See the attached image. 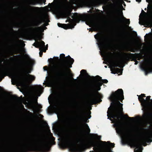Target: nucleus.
I'll return each mask as SVG.
<instances>
[{"instance_id": "7ed1b4c3", "label": "nucleus", "mask_w": 152, "mask_h": 152, "mask_svg": "<svg viewBox=\"0 0 152 152\" xmlns=\"http://www.w3.org/2000/svg\"><path fill=\"white\" fill-rule=\"evenodd\" d=\"M70 13L68 11L64 12L63 14V16L64 18H67L66 22H69L70 23L69 24H66L58 23V25L59 27H61L65 29H72L74 28L76 25V23H78L82 18L81 15L76 13L73 14L72 16V19L68 18L69 16H71Z\"/></svg>"}, {"instance_id": "5701e85b", "label": "nucleus", "mask_w": 152, "mask_h": 152, "mask_svg": "<svg viewBox=\"0 0 152 152\" xmlns=\"http://www.w3.org/2000/svg\"><path fill=\"white\" fill-rule=\"evenodd\" d=\"M98 4H104L106 3L109 0H95Z\"/></svg>"}, {"instance_id": "e433bc0d", "label": "nucleus", "mask_w": 152, "mask_h": 152, "mask_svg": "<svg viewBox=\"0 0 152 152\" xmlns=\"http://www.w3.org/2000/svg\"><path fill=\"white\" fill-rule=\"evenodd\" d=\"M141 16V15H140V19Z\"/></svg>"}, {"instance_id": "2f4dec72", "label": "nucleus", "mask_w": 152, "mask_h": 152, "mask_svg": "<svg viewBox=\"0 0 152 152\" xmlns=\"http://www.w3.org/2000/svg\"><path fill=\"white\" fill-rule=\"evenodd\" d=\"M141 0H136V1L137 2H140L141 1Z\"/></svg>"}, {"instance_id": "6e6552de", "label": "nucleus", "mask_w": 152, "mask_h": 152, "mask_svg": "<svg viewBox=\"0 0 152 152\" xmlns=\"http://www.w3.org/2000/svg\"><path fill=\"white\" fill-rule=\"evenodd\" d=\"M33 45L36 47L38 48H39V50L40 51L39 54L40 57H41L42 55V52H45L46 50L48 49V47L47 46L48 45L46 46V49H45V43L42 41L40 42L37 41L36 42L34 43Z\"/></svg>"}, {"instance_id": "37998d69", "label": "nucleus", "mask_w": 152, "mask_h": 152, "mask_svg": "<svg viewBox=\"0 0 152 152\" xmlns=\"http://www.w3.org/2000/svg\"><path fill=\"white\" fill-rule=\"evenodd\" d=\"M68 123H69V124H70V123L69 122H68Z\"/></svg>"}, {"instance_id": "423d86ee", "label": "nucleus", "mask_w": 152, "mask_h": 152, "mask_svg": "<svg viewBox=\"0 0 152 152\" xmlns=\"http://www.w3.org/2000/svg\"><path fill=\"white\" fill-rule=\"evenodd\" d=\"M145 96L144 94H141L139 96L138 99L140 102L142 107V109L145 112L152 108V100L150 99V96H148L146 98V99H144L142 97Z\"/></svg>"}, {"instance_id": "ea45409f", "label": "nucleus", "mask_w": 152, "mask_h": 152, "mask_svg": "<svg viewBox=\"0 0 152 152\" xmlns=\"http://www.w3.org/2000/svg\"><path fill=\"white\" fill-rule=\"evenodd\" d=\"M125 116L126 117H127V115H125Z\"/></svg>"}, {"instance_id": "4be33fe9", "label": "nucleus", "mask_w": 152, "mask_h": 152, "mask_svg": "<svg viewBox=\"0 0 152 152\" xmlns=\"http://www.w3.org/2000/svg\"><path fill=\"white\" fill-rule=\"evenodd\" d=\"M147 41L148 43H152V33L148 35L147 38Z\"/></svg>"}, {"instance_id": "393cba45", "label": "nucleus", "mask_w": 152, "mask_h": 152, "mask_svg": "<svg viewBox=\"0 0 152 152\" xmlns=\"http://www.w3.org/2000/svg\"><path fill=\"white\" fill-rule=\"evenodd\" d=\"M34 61L31 59H29L27 63L29 66H31L33 64Z\"/></svg>"}, {"instance_id": "aec40b11", "label": "nucleus", "mask_w": 152, "mask_h": 152, "mask_svg": "<svg viewBox=\"0 0 152 152\" xmlns=\"http://www.w3.org/2000/svg\"><path fill=\"white\" fill-rule=\"evenodd\" d=\"M20 77L19 75L17 74H15L12 77V80H14L15 81L17 82L18 81V79Z\"/></svg>"}, {"instance_id": "2eb2a0df", "label": "nucleus", "mask_w": 152, "mask_h": 152, "mask_svg": "<svg viewBox=\"0 0 152 152\" xmlns=\"http://www.w3.org/2000/svg\"><path fill=\"white\" fill-rule=\"evenodd\" d=\"M43 88L40 86H36L34 87V90L33 93V96L34 97L39 96L42 93Z\"/></svg>"}, {"instance_id": "b1692460", "label": "nucleus", "mask_w": 152, "mask_h": 152, "mask_svg": "<svg viewBox=\"0 0 152 152\" xmlns=\"http://www.w3.org/2000/svg\"><path fill=\"white\" fill-rule=\"evenodd\" d=\"M83 126L84 128L87 131L88 133L90 132V129L88 125L86 124H83Z\"/></svg>"}, {"instance_id": "20e7f679", "label": "nucleus", "mask_w": 152, "mask_h": 152, "mask_svg": "<svg viewBox=\"0 0 152 152\" xmlns=\"http://www.w3.org/2000/svg\"><path fill=\"white\" fill-rule=\"evenodd\" d=\"M48 140L44 138L28 141L25 144L26 147L37 150H41L45 148L49 144Z\"/></svg>"}, {"instance_id": "f704fd0d", "label": "nucleus", "mask_w": 152, "mask_h": 152, "mask_svg": "<svg viewBox=\"0 0 152 152\" xmlns=\"http://www.w3.org/2000/svg\"><path fill=\"white\" fill-rule=\"evenodd\" d=\"M44 25L46 26L48 25V24L47 23H45L44 24Z\"/></svg>"}, {"instance_id": "c756f323", "label": "nucleus", "mask_w": 152, "mask_h": 152, "mask_svg": "<svg viewBox=\"0 0 152 152\" xmlns=\"http://www.w3.org/2000/svg\"><path fill=\"white\" fill-rule=\"evenodd\" d=\"M91 145H95V142L94 141H91Z\"/></svg>"}, {"instance_id": "ddd939ff", "label": "nucleus", "mask_w": 152, "mask_h": 152, "mask_svg": "<svg viewBox=\"0 0 152 152\" xmlns=\"http://www.w3.org/2000/svg\"><path fill=\"white\" fill-rule=\"evenodd\" d=\"M142 66L146 71L150 72L152 68V62L150 60H147L143 63Z\"/></svg>"}, {"instance_id": "c9c22d12", "label": "nucleus", "mask_w": 152, "mask_h": 152, "mask_svg": "<svg viewBox=\"0 0 152 152\" xmlns=\"http://www.w3.org/2000/svg\"><path fill=\"white\" fill-rule=\"evenodd\" d=\"M137 62H135V64H137Z\"/></svg>"}, {"instance_id": "39448f33", "label": "nucleus", "mask_w": 152, "mask_h": 152, "mask_svg": "<svg viewBox=\"0 0 152 152\" xmlns=\"http://www.w3.org/2000/svg\"><path fill=\"white\" fill-rule=\"evenodd\" d=\"M60 58L62 62L59 64H55V66L53 67V70L57 72H64L68 64H72L74 62V60L69 56L67 57H65L64 54H61L60 55Z\"/></svg>"}, {"instance_id": "1a4fd4ad", "label": "nucleus", "mask_w": 152, "mask_h": 152, "mask_svg": "<svg viewBox=\"0 0 152 152\" xmlns=\"http://www.w3.org/2000/svg\"><path fill=\"white\" fill-rule=\"evenodd\" d=\"M86 23L90 27L94 28L96 30H97L99 27L98 22L91 17L88 18L86 20Z\"/></svg>"}, {"instance_id": "a19ab883", "label": "nucleus", "mask_w": 152, "mask_h": 152, "mask_svg": "<svg viewBox=\"0 0 152 152\" xmlns=\"http://www.w3.org/2000/svg\"><path fill=\"white\" fill-rule=\"evenodd\" d=\"M105 68H107V66H105Z\"/></svg>"}, {"instance_id": "4c0bfd02", "label": "nucleus", "mask_w": 152, "mask_h": 152, "mask_svg": "<svg viewBox=\"0 0 152 152\" xmlns=\"http://www.w3.org/2000/svg\"><path fill=\"white\" fill-rule=\"evenodd\" d=\"M146 1H147V2H148L149 1V0H146Z\"/></svg>"}, {"instance_id": "f03ea898", "label": "nucleus", "mask_w": 152, "mask_h": 152, "mask_svg": "<svg viewBox=\"0 0 152 152\" xmlns=\"http://www.w3.org/2000/svg\"><path fill=\"white\" fill-rule=\"evenodd\" d=\"M94 37L97 40V43L100 50L101 55L104 60L107 61L112 73H117L118 75H121L122 70L116 67H123V64L128 58V54L124 53L122 56L118 58L117 53L115 52H112L107 51L109 39L108 37L102 34H96Z\"/></svg>"}, {"instance_id": "de8ad7c7", "label": "nucleus", "mask_w": 152, "mask_h": 152, "mask_svg": "<svg viewBox=\"0 0 152 152\" xmlns=\"http://www.w3.org/2000/svg\"><path fill=\"white\" fill-rule=\"evenodd\" d=\"M145 37H146V36H145Z\"/></svg>"}, {"instance_id": "c85d7f7f", "label": "nucleus", "mask_w": 152, "mask_h": 152, "mask_svg": "<svg viewBox=\"0 0 152 152\" xmlns=\"http://www.w3.org/2000/svg\"><path fill=\"white\" fill-rule=\"evenodd\" d=\"M66 71L68 73L69 75V76L70 77H72L73 76L72 74L71 73V71L69 69H66Z\"/></svg>"}, {"instance_id": "9d476101", "label": "nucleus", "mask_w": 152, "mask_h": 152, "mask_svg": "<svg viewBox=\"0 0 152 152\" xmlns=\"http://www.w3.org/2000/svg\"><path fill=\"white\" fill-rule=\"evenodd\" d=\"M148 14L143 20L144 24L150 26L152 23V7L148 9Z\"/></svg>"}, {"instance_id": "f3484780", "label": "nucleus", "mask_w": 152, "mask_h": 152, "mask_svg": "<svg viewBox=\"0 0 152 152\" xmlns=\"http://www.w3.org/2000/svg\"><path fill=\"white\" fill-rule=\"evenodd\" d=\"M46 28L45 27H39L33 28V31L32 34L33 35H35L37 34L38 32H43L44 29H45Z\"/></svg>"}, {"instance_id": "bb28decb", "label": "nucleus", "mask_w": 152, "mask_h": 152, "mask_svg": "<svg viewBox=\"0 0 152 152\" xmlns=\"http://www.w3.org/2000/svg\"><path fill=\"white\" fill-rule=\"evenodd\" d=\"M80 73L84 76H86L87 75V73H86V71L84 69L80 71Z\"/></svg>"}, {"instance_id": "dca6fc26", "label": "nucleus", "mask_w": 152, "mask_h": 152, "mask_svg": "<svg viewBox=\"0 0 152 152\" xmlns=\"http://www.w3.org/2000/svg\"><path fill=\"white\" fill-rule=\"evenodd\" d=\"M55 66V64H54L53 65H50L49 67H48L47 66H45L43 67V69L45 71H48V72H51L56 73V74H59L61 73V72H57L55 71L53 69V67Z\"/></svg>"}, {"instance_id": "6ab92c4d", "label": "nucleus", "mask_w": 152, "mask_h": 152, "mask_svg": "<svg viewBox=\"0 0 152 152\" xmlns=\"http://www.w3.org/2000/svg\"><path fill=\"white\" fill-rule=\"evenodd\" d=\"M48 79L47 80V85L49 86H51L53 85L54 83L53 80L51 78L49 77H47Z\"/></svg>"}, {"instance_id": "412c9836", "label": "nucleus", "mask_w": 152, "mask_h": 152, "mask_svg": "<svg viewBox=\"0 0 152 152\" xmlns=\"http://www.w3.org/2000/svg\"><path fill=\"white\" fill-rule=\"evenodd\" d=\"M96 97H97L100 98H101L102 97V95L98 93L96 95V96H94L92 97L91 98V100L92 102H94L95 101V99H96Z\"/></svg>"}, {"instance_id": "cd10ccee", "label": "nucleus", "mask_w": 152, "mask_h": 152, "mask_svg": "<svg viewBox=\"0 0 152 152\" xmlns=\"http://www.w3.org/2000/svg\"><path fill=\"white\" fill-rule=\"evenodd\" d=\"M92 137L94 139L98 140H99L101 138L100 136H98L96 134H93Z\"/></svg>"}, {"instance_id": "49530a36", "label": "nucleus", "mask_w": 152, "mask_h": 152, "mask_svg": "<svg viewBox=\"0 0 152 152\" xmlns=\"http://www.w3.org/2000/svg\"><path fill=\"white\" fill-rule=\"evenodd\" d=\"M90 118V117H89V118Z\"/></svg>"}, {"instance_id": "c03bdc74", "label": "nucleus", "mask_w": 152, "mask_h": 152, "mask_svg": "<svg viewBox=\"0 0 152 152\" xmlns=\"http://www.w3.org/2000/svg\"><path fill=\"white\" fill-rule=\"evenodd\" d=\"M130 51H132V50H130Z\"/></svg>"}, {"instance_id": "0eeeda50", "label": "nucleus", "mask_w": 152, "mask_h": 152, "mask_svg": "<svg viewBox=\"0 0 152 152\" xmlns=\"http://www.w3.org/2000/svg\"><path fill=\"white\" fill-rule=\"evenodd\" d=\"M96 83L93 86V89L94 91H99L100 89V87L102 84V83H106L108 82L107 80H102L101 77L97 76L96 78Z\"/></svg>"}, {"instance_id": "4468645a", "label": "nucleus", "mask_w": 152, "mask_h": 152, "mask_svg": "<svg viewBox=\"0 0 152 152\" xmlns=\"http://www.w3.org/2000/svg\"><path fill=\"white\" fill-rule=\"evenodd\" d=\"M35 77L34 76L30 74L26 75L24 77V81L21 82V85H25L27 83H30L34 80Z\"/></svg>"}, {"instance_id": "a878e982", "label": "nucleus", "mask_w": 152, "mask_h": 152, "mask_svg": "<svg viewBox=\"0 0 152 152\" xmlns=\"http://www.w3.org/2000/svg\"><path fill=\"white\" fill-rule=\"evenodd\" d=\"M123 21L125 22L127 25H128L129 24V20L123 17L122 19Z\"/></svg>"}, {"instance_id": "58836bf2", "label": "nucleus", "mask_w": 152, "mask_h": 152, "mask_svg": "<svg viewBox=\"0 0 152 152\" xmlns=\"http://www.w3.org/2000/svg\"><path fill=\"white\" fill-rule=\"evenodd\" d=\"M132 119H132H134L132 117V118H131Z\"/></svg>"}, {"instance_id": "9b49d317", "label": "nucleus", "mask_w": 152, "mask_h": 152, "mask_svg": "<svg viewBox=\"0 0 152 152\" xmlns=\"http://www.w3.org/2000/svg\"><path fill=\"white\" fill-rule=\"evenodd\" d=\"M69 136L71 140L77 142H80L82 140L80 134L76 131H73L71 132Z\"/></svg>"}, {"instance_id": "473e14b6", "label": "nucleus", "mask_w": 152, "mask_h": 152, "mask_svg": "<svg viewBox=\"0 0 152 152\" xmlns=\"http://www.w3.org/2000/svg\"><path fill=\"white\" fill-rule=\"evenodd\" d=\"M147 114H148L147 113H146L144 115L145 116L144 117L146 116L147 115Z\"/></svg>"}, {"instance_id": "f257e3e1", "label": "nucleus", "mask_w": 152, "mask_h": 152, "mask_svg": "<svg viewBox=\"0 0 152 152\" xmlns=\"http://www.w3.org/2000/svg\"><path fill=\"white\" fill-rule=\"evenodd\" d=\"M111 101V108H108L107 116L110 117V120L114 123V126L116 131L121 136L122 139L124 141L129 143L135 149H142V145L145 146L146 142L152 141V133L143 135L138 140H134L131 134L132 130L137 128L136 125L125 124L121 120V113L122 104L119 100L122 101L124 99L123 90L118 89L113 93L109 97Z\"/></svg>"}, {"instance_id": "a211bd4d", "label": "nucleus", "mask_w": 152, "mask_h": 152, "mask_svg": "<svg viewBox=\"0 0 152 152\" xmlns=\"http://www.w3.org/2000/svg\"><path fill=\"white\" fill-rule=\"evenodd\" d=\"M52 107L53 109L56 112L58 113V111L61 110L60 107L58 103H55L52 105Z\"/></svg>"}, {"instance_id": "a18cd8bd", "label": "nucleus", "mask_w": 152, "mask_h": 152, "mask_svg": "<svg viewBox=\"0 0 152 152\" xmlns=\"http://www.w3.org/2000/svg\"><path fill=\"white\" fill-rule=\"evenodd\" d=\"M47 21H48V19H47Z\"/></svg>"}, {"instance_id": "72a5a7b5", "label": "nucleus", "mask_w": 152, "mask_h": 152, "mask_svg": "<svg viewBox=\"0 0 152 152\" xmlns=\"http://www.w3.org/2000/svg\"><path fill=\"white\" fill-rule=\"evenodd\" d=\"M64 83H66V82H67V81L66 80H64Z\"/></svg>"}, {"instance_id": "f8f14e48", "label": "nucleus", "mask_w": 152, "mask_h": 152, "mask_svg": "<svg viewBox=\"0 0 152 152\" xmlns=\"http://www.w3.org/2000/svg\"><path fill=\"white\" fill-rule=\"evenodd\" d=\"M101 144L105 149L106 152H113L111 150V148L114 146V144L113 143H110L109 142H106L101 141Z\"/></svg>"}, {"instance_id": "7c9ffc66", "label": "nucleus", "mask_w": 152, "mask_h": 152, "mask_svg": "<svg viewBox=\"0 0 152 152\" xmlns=\"http://www.w3.org/2000/svg\"><path fill=\"white\" fill-rule=\"evenodd\" d=\"M84 121L85 122H88V120L86 119L84 120Z\"/></svg>"}, {"instance_id": "79ce46f5", "label": "nucleus", "mask_w": 152, "mask_h": 152, "mask_svg": "<svg viewBox=\"0 0 152 152\" xmlns=\"http://www.w3.org/2000/svg\"><path fill=\"white\" fill-rule=\"evenodd\" d=\"M140 21H139V23L140 24Z\"/></svg>"}]
</instances>
